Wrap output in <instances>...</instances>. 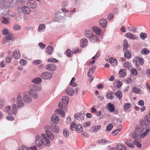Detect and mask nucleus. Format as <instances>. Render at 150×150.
<instances>
[{"instance_id": "obj_1", "label": "nucleus", "mask_w": 150, "mask_h": 150, "mask_svg": "<svg viewBox=\"0 0 150 150\" xmlns=\"http://www.w3.org/2000/svg\"><path fill=\"white\" fill-rule=\"evenodd\" d=\"M143 132V130L141 128H136L134 132L131 134V137L136 140L139 139H142V134Z\"/></svg>"}, {"instance_id": "obj_2", "label": "nucleus", "mask_w": 150, "mask_h": 150, "mask_svg": "<svg viewBox=\"0 0 150 150\" xmlns=\"http://www.w3.org/2000/svg\"><path fill=\"white\" fill-rule=\"evenodd\" d=\"M74 128H75L76 131L78 133L81 132L83 130V128L81 125L79 124L76 125L74 122H72L70 125V129L71 130H73Z\"/></svg>"}, {"instance_id": "obj_3", "label": "nucleus", "mask_w": 150, "mask_h": 150, "mask_svg": "<svg viewBox=\"0 0 150 150\" xmlns=\"http://www.w3.org/2000/svg\"><path fill=\"white\" fill-rule=\"evenodd\" d=\"M19 13L22 12L25 14H29L30 13V9L28 6H23L21 8H18L17 9Z\"/></svg>"}, {"instance_id": "obj_4", "label": "nucleus", "mask_w": 150, "mask_h": 150, "mask_svg": "<svg viewBox=\"0 0 150 150\" xmlns=\"http://www.w3.org/2000/svg\"><path fill=\"white\" fill-rule=\"evenodd\" d=\"M35 142L37 147L42 146L44 144L43 140L41 136L37 135L35 137Z\"/></svg>"}, {"instance_id": "obj_5", "label": "nucleus", "mask_w": 150, "mask_h": 150, "mask_svg": "<svg viewBox=\"0 0 150 150\" xmlns=\"http://www.w3.org/2000/svg\"><path fill=\"white\" fill-rule=\"evenodd\" d=\"M28 94L31 97L34 99H37L39 97V95L37 91L35 90L34 89L30 88L28 91Z\"/></svg>"}, {"instance_id": "obj_6", "label": "nucleus", "mask_w": 150, "mask_h": 150, "mask_svg": "<svg viewBox=\"0 0 150 150\" xmlns=\"http://www.w3.org/2000/svg\"><path fill=\"white\" fill-rule=\"evenodd\" d=\"M133 62L137 67L139 66V64L143 65L144 60L143 58L140 57H135L133 60Z\"/></svg>"}, {"instance_id": "obj_7", "label": "nucleus", "mask_w": 150, "mask_h": 150, "mask_svg": "<svg viewBox=\"0 0 150 150\" xmlns=\"http://www.w3.org/2000/svg\"><path fill=\"white\" fill-rule=\"evenodd\" d=\"M27 6L30 8L35 9L37 8V4L36 2L34 0H28L27 2Z\"/></svg>"}, {"instance_id": "obj_8", "label": "nucleus", "mask_w": 150, "mask_h": 150, "mask_svg": "<svg viewBox=\"0 0 150 150\" xmlns=\"http://www.w3.org/2000/svg\"><path fill=\"white\" fill-rule=\"evenodd\" d=\"M23 99L25 103L27 104L31 103L32 101V98L29 94H24L23 97Z\"/></svg>"}, {"instance_id": "obj_9", "label": "nucleus", "mask_w": 150, "mask_h": 150, "mask_svg": "<svg viewBox=\"0 0 150 150\" xmlns=\"http://www.w3.org/2000/svg\"><path fill=\"white\" fill-rule=\"evenodd\" d=\"M84 113L83 112L77 113L74 115L75 119L79 120L82 121L84 120Z\"/></svg>"}, {"instance_id": "obj_10", "label": "nucleus", "mask_w": 150, "mask_h": 150, "mask_svg": "<svg viewBox=\"0 0 150 150\" xmlns=\"http://www.w3.org/2000/svg\"><path fill=\"white\" fill-rule=\"evenodd\" d=\"M40 77L43 79L47 80L51 79L52 76L50 73L47 72H45L41 74Z\"/></svg>"}, {"instance_id": "obj_11", "label": "nucleus", "mask_w": 150, "mask_h": 150, "mask_svg": "<svg viewBox=\"0 0 150 150\" xmlns=\"http://www.w3.org/2000/svg\"><path fill=\"white\" fill-rule=\"evenodd\" d=\"M89 39L90 42L92 43L99 42V40L98 37L93 34H92L89 38Z\"/></svg>"}, {"instance_id": "obj_12", "label": "nucleus", "mask_w": 150, "mask_h": 150, "mask_svg": "<svg viewBox=\"0 0 150 150\" xmlns=\"http://www.w3.org/2000/svg\"><path fill=\"white\" fill-rule=\"evenodd\" d=\"M88 40L85 38L81 39L80 41V45L81 47L84 48L86 47L88 44Z\"/></svg>"}, {"instance_id": "obj_13", "label": "nucleus", "mask_w": 150, "mask_h": 150, "mask_svg": "<svg viewBox=\"0 0 150 150\" xmlns=\"http://www.w3.org/2000/svg\"><path fill=\"white\" fill-rule=\"evenodd\" d=\"M140 125L142 128L144 129H150V124L145 122L144 120L142 121Z\"/></svg>"}, {"instance_id": "obj_14", "label": "nucleus", "mask_w": 150, "mask_h": 150, "mask_svg": "<svg viewBox=\"0 0 150 150\" xmlns=\"http://www.w3.org/2000/svg\"><path fill=\"white\" fill-rule=\"evenodd\" d=\"M56 124L52 123L50 125V128L53 132L58 133L59 132V129L58 126Z\"/></svg>"}, {"instance_id": "obj_15", "label": "nucleus", "mask_w": 150, "mask_h": 150, "mask_svg": "<svg viewBox=\"0 0 150 150\" xmlns=\"http://www.w3.org/2000/svg\"><path fill=\"white\" fill-rule=\"evenodd\" d=\"M45 69L47 70L54 71L56 69V67L54 64H49L46 66Z\"/></svg>"}, {"instance_id": "obj_16", "label": "nucleus", "mask_w": 150, "mask_h": 150, "mask_svg": "<svg viewBox=\"0 0 150 150\" xmlns=\"http://www.w3.org/2000/svg\"><path fill=\"white\" fill-rule=\"evenodd\" d=\"M13 57L16 59H19L20 57L19 50L18 49H15L13 53Z\"/></svg>"}, {"instance_id": "obj_17", "label": "nucleus", "mask_w": 150, "mask_h": 150, "mask_svg": "<svg viewBox=\"0 0 150 150\" xmlns=\"http://www.w3.org/2000/svg\"><path fill=\"white\" fill-rule=\"evenodd\" d=\"M46 52L48 55L52 54L54 52L53 47L52 46H48L45 49Z\"/></svg>"}, {"instance_id": "obj_18", "label": "nucleus", "mask_w": 150, "mask_h": 150, "mask_svg": "<svg viewBox=\"0 0 150 150\" xmlns=\"http://www.w3.org/2000/svg\"><path fill=\"white\" fill-rule=\"evenodd\" d=\"M31 88L34 89L36 91H39L42 89V87L41 85H37L35 84H32L30 85Z\"/></svg>"}, {"instance_id": "obj_19", "label": "nucleus", "mask_w": 150, "mask_h": 150, "mask_svg": "<svg viewBox=\"0 0 150 150\" xmlns=\"http://www.w3.org/2000/svg\"><path fill=\"white\" fill-rule=\"evenodd\" d=\"M52 121L54 124H57L59 121V117L55 114L53 115L51 117Z\"/></svg>"}, {"instance_id": "obj_20", "label": "nucleus", "mask_w": 150, "mask_h": 150, "mask_svg": "<svg viewBox=\"0 0 150 150\" xmlns=\"http://www.w3.org/2000/svg\"><path fill=\"white\" fill-rule=\"evenodd\" d=\"M92 30L97 35H100L101 32L100 28L97 26H93L92 28Z\"/></svg>"}, {"instance_id": "obj_21", "label": "nucleus", "mask_w": 150, "mask_h": 150, "mask_svg": "<svg viewBox=\"0 0 150 150\" xmlns=\"http://www.w3.org/2000/svg\"><path fill=\"white\" fill-rule=\"evenodd\" d=\"M105 96L107 98L109 99H113L115 96L113 93L109 91L106 93Z\"/></svg>"}, {"instance_id": "obj_22", "label": "nucleus", "mask_w": 150, "mask_h": 150, "mask_svg": "<svg viewBox=\"0 0 150 150\" xmlns=\"http://www.w3.org/2000/svg\"><path fill=\"white\" fill-rule=\"evenodd\" d=\"M0 20L1 23L5 25H8L9 23V21L8 18H5L4 17H1Z\"/></svg>"}, {"instance_id": "obj_23", "label": "nucleus", "mask_w": 150, "mask_h": 150, "mask_svg": "<svg viewBox=\"0 0 150 150\" xmlns=\"http://www.w3.org/2000/svg\"><path fill=\"white\" fill-rule=\"evenodd\" d=\"M107 108L108 110L110 112H113L115 111V108L114 105L111 104L110 103H108Z\"/></svg>"}, {"instance_id": "obj_24", "label": "nucleus", "mask_w": 150, "mask_h": 150, "mask_svg": "<svg viewBox=\"0 0 150 150\" xmlns=\"http://www.w3.org/2000/svg\"><path fill=\"white\" fill-rule=\"evenodd\" d=\"M116 149L118 150H126V146L123 144H119L116 146Z\"/></svg>"}, {"instance_id": "obj_25", "label": "nucleus", "mask_w": 150, "mask_h": 150, "mask_svg": "<svg viewBox=\"0 0 150 150\" xmlns=\"http://www.w3.org/2000/svg\"><path fill=\"white\" fill-rule=\"evenodd\" d=\"M99 23L102 27L105 28L107 25V22L105 19H103L100 20Z\"/></svg>"}, {"instance_id": "obj_26", "label": "nucleus", "mask_w": 150, "mask_h": 150, "mask_svg": "<svg viewBox=\"0 0 150 150\" xmlns=\"http://www.w3.org/2000/svg\"><path fill=\"white\" fill-rule=\"evenodd\" d=\"M46 29V26L44 24H40L38 28V30L39 32H42Z\"/></svg>"}, {"instance_id": "obj_27", "label": "nucleus", "mask_w": 150, "mask_h": 150, "mask_svg": "<svg viewBox=\"0 0 150 150\" xmlns=\"http://www.w3.org/2000/svg\"><path fill=\"white\" fill-rule=\"evenodd\" d=\"M93 34L90 29H86L84 31V35L86 37L89 38Z\"/></svg>"}, {"instance_id": "obj_28", "label": "nucleus", "mask_w": 150, "mask_h": 150, "mask_svg": "<svg viewBox=\"0 0 150 150\" xmlns=\"http://www.w3.org/2000/svg\"><path fill=\"white\" fill-rule=\"evenodd\" d=\"M66 92L67 95L70 96H73L74 93V91L73 88H69L67 89Z\"/></svg>"}, {"instance_id": "obj_29", "label": "nucleus", "mask_w": 150, "mask_h": 150, "mask_svg": "<svg viewBox=\"0 0 150 150\" xmlns=\"http://www.w3.org/2000/svg\"><path fill=\"white\" fill-rule=\"evenodd\" d=\"M16 104L17 107L19 109H21L25 106V104L22 100L17 101Z\"/></svg>"}, {"instance_id": "obj_30", "label": "nucleus", "mask_w": 150, "mask_h": 150, "mask_svg": "<svg viewBox=\"0 0 150 150\" xmlns=\"http://www.w3.org/2000/svg\"><path fill=\"white\" fill-rule=\"evenodd\" d=\"M125 144L128 147L133 148L134 147V145L130 142V141L128 139H126L125 141Z\"/></svg>"}, {"instance_id": "obj_31", "label": "nucleus", "mask_w": 150, "mask_h": 150, "mask_svg": "<svg viewBox=\"0 0 150 150\" xmlns=\"http://www.w3.org/2000/svg\"><path fill=\"white\" fill-rule=\"evenodd\" d=\"M42 81V79L39 77H36L33 79L32 81V83L36 84H39Z\"/></svg>"}, {"instance_id": "obj_32", "label": "nucleus", "mask_w": 150, "mask_h": 150, "mask_svg": "<svg viewBox=\"0 0 150 150\" xmlns=\"http://www.w3.org/2000/svg\"><path fill=\"white\" fill-rule=\"evenodd\" d=\"M12 112L13 115H16L18 112L17 106L15 104H13L12 106Z\"/></svg>"}, {"instance_id": "obj_33", "label": "nucleus", "mask_w": 150, "mask_h": 150, "mask_svg": "<svg viewBox=\"0 0 150 150\" xmlns=\"http://www.w3.org/2000/svg\"><path fill=\"white\" fill-rule=\"evenodd\" d=\"M96 68L95 66L91 67L89 69L87 74V75L89 77H91L93 73L94 70Z\"/></svg>"}, {"instance_id": "obj_34", "label": "nucleus", "mask_w": 150, "mask_h": 150, "mask_svg": "<svg viewBox=\"0 0 150 150\" xmlns=\"http://www.w3.org/2000/svg\"><path fill=\"white\" fill-rule=\"evenodd\" d=\"M4 111L6 113H7L9 115H11L12 112L11 110V107L10 106H6L4 109Z\"/></svg>"}, {"instance_id": "obj_35", "label": "nucleus", "mask_w": 150, "mask_h": 150, "mask_svg": "<svg viewBox=\"0 0 150 150\" xmlns=\"http://www.w3.org/2000/svg\"><path fill=\"white\" fill-rule=\"evenodd\" d=\"M125 36L126 37L131 39L134 40L136 39V37L134 36L131 33H127L125 34Z\"/></svg>"}, {"instance_id": "obj_36", "label": "nucleus", "mask_w": 150, "mask_h": 150, "mask_svg": "<svg viewBox=\"0 0 150 150\" xmlns=\"http://www.w3.org/2000/svg\"><path fill=\"white\" fill-rule=\"evenodd\" d=\"M69 100V97L67 96H64L62 98V102L63 103L67 104Z\"/></svg>"}, {"instance_id": "obj_37", "label": "nucleus", "mask_w": 150, "mask_h": 150, "mask_svg": "<svg viewBox=\"0 0 150 150\" xmlns=\"http://www.w3.org/2000/svg\"><path fill=\"white\" fill-rule=\"evenodd\" d=\"M44 139L45 140L44 143V146H50V142L49 139L47 137Z\"/></svg>"}, {"instance_id": "obj_38", "label": "nucleus", "mask_w": 150, "mask_h": 150, "mask_svg": "<svg viewBox=\"0 0 150 150\" xmlns=\"http://www.w3.org/2000/svg\"><path fill=\"white\" fill-rule=\"evenodd\" d=\"M109 62L114 66H115L117 65V61L115 59H109Z\"/></svg>"}, {"instance_id": "obj_39", "label": "nucleus", "mask_w": 150, "mask_h": 150, "mask_svg": "<svg viewBox=\"0 0 150 150\" xmlns=\"http://www.w3.org/2000/svg\"><path fill=\"white\" fill-rule=\"evenodd\" d=\"M126 70L125 69H121L119 71L120 77L121 78L124 77L126 75Z\"/></svg>"}, {"instance_id": "obj_40", "label": "nucleus", "mask_w": 150, "mask_h": 150, "mask_svg": "<svg viewBox=\"0 0 150 150\" xmlns=\"http://www.w3.org/2000/svg\"><path fill=\"white\" fill-rule=\"evenodd\" d=\"M98 143L102 144H105L107 143H110V142L105 139H102L98 141Z\"/></svg>"}, {"instance_id": "obj_41", "label": "nucleus", "mask_w": 150, "mask_h": 150, "mask_svg": "<svg viewBox=\"0 0 150 150\" xmlns=\"http://www.w3.org/2000/svg\"><path fill=\"white\" fill-rule=\"evenodd\" d=\"M47 137L50 140H53L54 138V135L51 132L45 134Z\"/></svg>"}, {"instance_id": "obj_42", "label": "nucleus", "mask_w": 150, "mask_h": 150, "mask_svg": "<svg viewBox=\"0 0 150 150\" xmlns=\"http://www.w3.org/2000/svg\"><path fill=\"white\" fill-rule=\"evenodd\" d=\"M123 51L125 52V50H126L127 49L128 47V44L127 40L125 39L124 40L123 43Z\"/></svg>"}, {"instance_id": "obj_43", "label": "nucleus", "mask_w": 150, "mask_h": 150, "mask_svg": "<svg viewBox=\"0 0 150 150\" xmlns=\"http://www.w3.org/2000/svg\"><path fill=\"white\" fill-rule=\"evenodd\" d=\"M101 126L100 125H95L92 127L93 129L92 132H96L98 131L100 128Z\"/></svg>"}, {"instance_id": "obj_44", "label": "nucleus", "mask_w": 150, "mask_h": 150, "mask_svg": "<svg viewBox=\"0 0 150 150\" xmlns=\"http://www.w3.org/2000/svg\"><path fill=\"white\" fill-rule=\"evenodd\" d=\"M141 52L142 54H147L149 53L150 51L147 48H144L142 50Z\"/></svg>"}, {"instance_id": "obj_45", "label": "nucleus", "mask_w": 150, "mask_h": 150, "mask_svg": "<svg viewBox=\"0 0 150 150\" xmlns=\"http://www.w3.org/2000/svg\"><path fill=\"white\" fill-rule=\"evenodd\" d=\"M75 80V78L74 77L72 78L69 83V85L73 87H75L77 86L74 81Z\"/></svg>"}, {"instance_id": "obj_46", "label": "nucleus", "mask_w": 150, "mask_h": 150, "mask_svg": "<svg viewBox=\"0 0 150 150\" xmlns=\"http://www.w3.org/2000/svg\"><path fill=\"white\" fill-rule=\"evenodd\" d=\"M124 55L125 57L129 59L131 57V53L128 50H125Z\"/></svg>"}, {"instance_id": "obj_47", "label": "nucleus", "mask_w": 150, "mask_h": 150, "mask_svg": "<svg viewBox=\"0 0 150 150\" xmlns=\"http://www.w3.org/2000/svg\"><path fill=\"white\" fill-rule=\"evenodd\" d=\"M115 95L116 97L120 99L122 97V93L121 91H118L115 93Z\"/></svg>"}, {"instance_id": "obj_48", "label": "nucleus", "mask_w": 150, "mask_h": 150, "mask_svg": "<svg viewBox=\"0 0 150 150\" xmlns=\"http://www.w3.org/2000/svg\"><path fill=\"white\" fill-rule=\"evenodd\" d=\"M50 126L48 125H47L44 126L45 134L50 132Z\"/></svg>"}, {"instance_id": "obj_49", "label": "nucleus", "mask_w": 150, "mask_h": 150, "mask_svg": "<svg viewBox=\"0 0 150 150\" xmlns=\"http://www.w3.org/2000/svg\"><path fill=\"white\" fill-rule=\"evenodd\" d=\"M66 54L67 57H70L73 56V52L69 49H67L66 52Z\"/></svg>"}, {"instance_id": "obj_50", "label": "nucleus", "mask_w": 150, "mask_h": 150, "mask_svg": "<svg viewBox=\"0 0 150 150\" xmlns=\"http://www.w3.org/2000/svg\"><path fill=\"white\" fill-rule=\"evenodd\" d=\"M144 120L146 121L148 123H150V115L148 114L146 115L144 117Z\"/></svg>"}, {"instance_id": "obj_51", "label": "nucleus", "mask_w": 150, "mask_h": 150, "mask_svg": "<svg viewBox=\"0 0 150 150\" xmlns=\"http://www.w3.org/2000/svg\"><path fill=\"white\" fill-rule=\"evenodd\" d=\"M48 62L51 63H57L58 62V60L56 59L53 58H50L47 59Z\"/></svg>"}, {"instance_id": "obj_52", "label": "nucleus", "mask_w": 150, "mask_h": 150, "mask_svg": "<svg viewBox=\"0 0 150 150\" xmlns=\"http://www.w3.org/2000/svg\"><path fill=\"white\" fill-rule=\"evenodd\" d=\"M140 89L138 88L137 87H134L133 88L132 91L133 92L137 94H139Z\"/></svg>"}, {"instance_id": "obj_53", "label": "nucleus", "mask_w": 150, "mask_h": 150, "mask_svg": "<svg viewBox=\"0 0 150 150\" xmlns=\"http://www.w3.org/2000/svg\"><path fill=\"white\" fill-rule=\"evenodd\" d=\"M63 134L64 136L66 137L69 136V132L67 129H64L63 130Z\"/></svg>"}, {"instance_id": "obj_54", "label": "nucleus", "mask_w": 150, "mask_h": 150, "mask_svg": "<svg viewBox=\"0 0 150 150\" xmlns=\"http://www.w3.org/2000/svg\"><path fill=\"white\" fill-rule=\"evenodd\" d=\"M145 130L144 132L142 134V137L143 138L146 136L148 134L149 132L150 129H145Z\"/></svg>"}, {"instance_id": "obj_55", "label": "nucleus", "mask_w": 150, "mask_h": 150, "mask_svg": "<svg viewBox=\"0 0 150 150\" xmlns=\"http://www.w3.org/2000/svg\"><path fill=\"white\" fill-rule=\"evenodd\" d=\"M140 38L144 40L147 36V34L145 33H142L140 34Z\"/></svg>"}, {"instance_id": "obj_56", "label": "nucleus", "mask_w": 150, "mask_h": 150, "mask_svg": "<svg viewBox=\"0 0 150 150\" xmlns=\"http://www.w3.org/2000/svg\"><path fill=\"white\" fill-rule=\"evenodd\" d=\"M131 73L133 75L136 76L137 75L138 72L137 70L134 69V68H133L131 70Z\"/></svg>"}, {"instance_id": "obj_57", "label": "nucleus", "mask_w": 150, "mask_h": 150, "mask_svg": "<svg viewBox=\"0 0 150 150\" xmlns=\"http://www.w3.org/2000/svg\"><path fill=\"white\" fill-rule=\"evenodd\" d=\"M128 30L130 31L135 33L137 32L136 28L132 26H129L128 27Z\"/></svg>"}, {"instance_id": "obj_58", "label": "nucleus", "mask_w": 150, "mask_h": 150, "mask_svg": "<svg viewBox=\"0 0 150 150\" xmlns=\"http://www.w3.org/2000/svg\"><path fill=\"white\" fill-rule=\"evenodd\" d=\"M20 64L22 66H25L27 64L26 60L24 59H21L20 61Z\"/></svg>"}, {"instance_id": "obj_59", "label": "nucleus", "mask_w": 150, "mask_h": 150, "mask_svg": "<svg viewBox=\"0 0 150 150\" xmlns=\"http://www.w3.org/2000/svg\"><path fill=\"white\" fill-rule=\"evenodd\" d=\"M63 104L61 102L59 103L58 104L59 107L61 109H65V108L66 107V105H65L66 104Z\"/></svg>"}, {"instance_id": "obj_60", "label": "nucleus", "mask_w": 150, "mask_h": 150, "mask_svg": "<svg viewBox=\"0 0 150 150\" xmlns=\"http://www.w3.org/2000/svg\"><path fill=\"white\" fill-rule=\"evenodd\" d=\"M9 31L8 29L5 28L3 29L2 30V32L3 34L4 35H7L8 34Z\"/></svg>"}, {"instance_id": "obj_61", "label": "nucleus", "mask_w": 150, "mask_h": 150, "mask_svg": "<svg viewBox=\"0 0 150 150\" xmlns=\"http://www.w3.org/2000/svg\"><path fill=\"white\" fill-rule=\"evenodd\" d=\"M124 67L125 68L129 69L130 68L131 64L127 62L124 64Z\"/></svg>"}, {"instance_id": "obj_62", "label": "nucleus", "mask_w": 150, "mask_h": 150, "mask_svg": "<svg viewBox=\"0 0 150 150\" xmlns=\"http://www.w3.org/2000/svg\"><path fill=\"white\" fill-rule=\"evenodd\" d=\"M6 119L9 121H13L14 119V117L11 115H10L9 116H7L6 117Z\"/></svg>"}, {"instance_id": "obj_63", "label": "nucleus", "mask_w": 150, "mask_h": 150, "mask_svg": "<svg viewBox=\"0 0 150 150\" xmlns=\"http://www.w3.org/2000/svg\"><path fill=\"white\" fill-rule=\"evenodd\" d=\"M113 127V125L112 124H108L106 127V129L108 131H110L112 128Z\"/></svg>"}, {"instance_id": "obj_64", "label": "nucleus", "mask_w": 150, "mask_h": 150, "mask_svg": "<svg viewBox=\"0 0 150 150\" xmlns=\"http://www.w3.org/2000/svg\"><path fill=\"white\" fill-rule=\"evenodd\" d=\"M12 37V33H9L8 35L6 36V39L8 40H11Z\"/></svg>"}]
</instances>
